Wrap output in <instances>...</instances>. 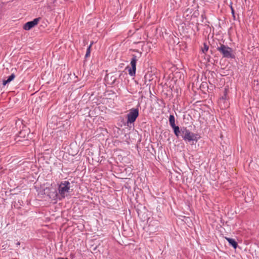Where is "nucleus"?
I'll return each instance as SVG.
<instances>
[{"label": "nucleus", "mask_w": 259, "mask_h": 259, "mask_svg": "<svg viewBox=\"0 0 259 259\" xmlns=\"http://www.w3.org/2000/svg\"><path fill=\"white\" fill-rule=\"evenodd\" d=\"M181 136L183 139L186 142L193 143L194 141L197 142L199 139L198 135L195 134L190 131L186 127L183 126L181 127Z\"/></svg>", "instance_id": "f257e3e1"}, {"label": "nucleus", "mask_w": 259, "mask_h": 259, "mask_svg": "<svg viewBox=\"0 0 259 259\" xmlns=\"http://www.w3.org/2000/svg\"><path fill=\"white\" fill-rule=\"evenodd\" d=\"M70 185V182L68 181H61L58 184L57 191L58 192V195L60 196V197L62 200L66 197V193L69 192Z\"/></svg>", "instance_id": "f03ea898"}, {"label": "nucleus", "mask_w": 259, "mask_h": 259, "mask_svg": "<svg viewBox=\"0 0 259 259\" xmlns=\"http://www.w3.org/2000/svg\"><path fill=\"white\" fill-rule=\"evenodd\" d=\"M217 50L222 55L223 58L234 59L235 57L233 53V49L227 45L220 44Z\"/></svg>", "instance_id": "7ed1b4c3"}, {"label": "nucleus", "mask_w": 259, "mask_h": 259, "mask_svg": "<svg viewBox=\"0 0 259 259\" xmlns=\"http://www.w3.org/2000/svg\"><path fill=\"white\" fill-rule=\"evenodd\" d=\"M139 109L138 108H133L129 110L128 113L127 114V125H129V124L134 123L139 116Z\"/></svg>", "instance_id": "20e7f679"}, {"label": "nucleus", "mask_w": 259, "mask_h": 259, "mask_svg": "<svg viewBox=\"0 0 259 259\" xmlns=\"http://www.w3.org/2000/svg\"><path fill=\"white\" fill-rule=\"evenodd\" d=\"M138 60L137 56L135 55H132V58L131 60V67H127L128 68V74L131 76H134L136 75V64Z\"/></svg>", "instance_id": "39448f33"}, {"label": "nucleus", "mask_w": 259, "mask_h": 259, "mask_svg": "<svg viewBox=\"0 0 259 259\" xmlns=\"http://www.w3.org/2000/svg\"><path fill=\"white\" fill-rule=\"evenodd\" d=\"M40 18H36L32 21L26 22L23 26V29L25 30H29L36 25L40 20Z\"/></svg>", "instance_id": "423d86ee"}, {"label": "nucleus", "mask_w": 259, "mask_h": 259, "mask_svg": "<svg viewBox=\"0 0 259 259\" xmlns=\"http://www.w3.org/2000/svg\"><path fill=\"white\" fill-rule=\"evenodd\" d=\"M48 196L50 198L53 200L57 201V200H61L60 196L58 195V192L57 190H54L53 192H50Z\"/></svg>", "instance_id": "0eeeda50"}, {"label": "nucleus", "mask_w": 259, "mask_h": 259, "mask_svg": "<svg viewBox=\"0 0 259 259\" xmlns=\"http://www.w3.org/2000/svg\"><path fill=\"white\" fill-rule=\"evenodd\" d=\"M226 239L229 242V244L231 245L235 249L237 248L238 246V243L234 239L227 237H226Z\"/></svg>", "instance_id": "6e6552de"}, {"label": "nucleus", "mask_w": 259, "mask_h": 259, "mask_svg": "<svg viewBox=\"0 0 259 259\" xmlns=\"http://www.w3.org/2000/svg\"><path fill=\"white\" fill-rule=\"evenodd\" d=\"M171 127L173 129L175 135L177 137H179L180 135L181 136V128L180 129L179 127L178 126H177L176 125L171 126Z\"/></svg>", "instance_id": "1a4fd4ad"}, {"label": "nucleus", "mask_w": 259, "mask_h": 259, "mask_svg": "<svg viewBox=\"0 0 259 259\" xmlns=\"http://www.w3.org/2000/svg\"><path fill=\"white\" fill-rule=\"evenodd\" d=\"M15 77V75L14 73L11 74L8 77L7 79L3 80V84L4 85H6L7 83L10 82L12 80H13Z\"/></svg>", "instance_id": "9d476101"}, {"label": "nucleus", "mask_w": 259, "mask_h": 259, "mask_svg": "<svg viewBox=\"0 0 259 259\" xmlns=\"http://www.w3.org/2000/svg\"><path fill=\"white\" fill-rule=\"evenodd\" d=\"M169 123L170 126H172L176 125L175 124V118L174 115L170 114L169 117Z\"/></svg>", "instance_id": "9b49d317"}, {"label": "nucleus", "mask_w": 259, "mask_h": 259, "mask_svg": "<svg viewBox=\"0 0 259 259\" xmlns=\"http://www.w3.org/2000/svg\"><path fill=\"white\" fill-rule=\"evenodd\" d=\"M203 46V48H202V52L203 53L205 54L208 51L209 47L206 43H204Z\"/></svg>", "instance_id": "f8f14e48"}, {"label": "nucleus", "mask_w": 259, "mask_h": 259, "mask_svg": "<svg viewBox=\"0 0 259 259\" xmlns=\"http://www.w3.org/2000/svg\"><path fill=\"white\" fill-rule=\"evenodd\" d=\"M90 54H91V46H89L87 49L86 54L85 55V57L87 58L89 56H90Z\"/></svg>", "instance_id": "ddd939ff"}, {"label": "nucleus", "mask_w": 259, "mask_h": 259, "mask_svg": "<svg viewBox=\"0 0 259 259\" xmlns=\"http://www.w3.org/2000/svg\"><path fill=\"white\" fill-rule=\"evenodd\" d=\"M110 80L111 81V82L110 83L111 85H113L116 83V77H115L114 76H111Z\"/></svg>", "instance_id": "4468645a"}, {"label": "nucleus", "mask_w": 259, "mask_h": 259, "mask_svg": "<svg viewBox=\"0 0 259 259\" xmlns=\"http://www.w3.org/2000/svg\"><path fill=\"white\" fill-rule=\"evenodd\" d=\"M221 100H226L227 99V91L225 90L224 93V95L221 98Z\"/></svg>", "instance_id": "2eb2a0df"}, {"label": "nucleus", "mask_w": 259, "mask_h": 259, "mask_svg": "<svg viewBox=\"0 0 259 259\" xmlns=\"http://www.w3.org/2000/svg\"><path fill=\"white\" fill-rule=\"evenodd\" d=\"M231 9L232 15L233 17V19L235 20L236 19L235 15V11L232 6H231Z\"/></svg>", "instance_id": "dca6fc26"}, {"label": "nucleus", "mask_w": 259, "mask_h": 259, "mask_svg": "<svg viewBox=\"0 0 259 259\" xmlns=\"http://www.w3.org/2000/svg\"><path fill=\"white\" fill-rule=\"evenodd\" d=\"M149 230L150 231H153L154 232H156V230H153L152 229V226H151L150 225L149 226ZM157 229V228H155V229Z\"/></svg>", "instance_id": "f3484780"}, {"label": "nucleus", "mask_w": 259, "mask_h": 259, "mask_svg": "<svg viewBox=\"0 0 259 259\" xmlns=\"http://www.w3.org/2000/svg\"><path fill=\"white\" fill-rule=\"evenodd\" d=\"M147 78V74H146L144 76L145 82L146 81Z\"/></svg>", "instance_id": "a211bd4d"}, {"label": "nucleus", "mask_w": 259, "mask_h": 259, "mask_svg": "<svg viewBox=\"0 0 259 259\" xmlns=\"http://www.w3.org/2000/svg\"><path fill=\"white\" fill-rule=\"evenodd\" d=\"M57 259H68V258H63V257H58Z\"/></svg>", "instance_id": "6ab92c4d"}, {"label": "nucleus", "mask_w": 259, "mask_h": 259, "mask_svg": "<svg viewBox=\"0 0 259 259\" xmlns=\"http://www.w3.org/2000/svg\"><path fill=\"white\" fill-rule=\"evenodd\" d=\"M93 44H94V42H93V41H92V42H91V44L89 45V46H91V48L92 47V46L93 45Z\"/></svg>", "instance_id": "aec40b11"}, {"label": "nucleus", "mask_w": 259, "mask_h": 259, "mask_svg": "<svg viewBox=\"0 0 259 259\" xmlns=\"http://www.w3.org/2000/svg\"><path fill=\"white\" fill-rule=\"evenodd\" d=\"M16 244L17 245H19L20 244V243L19 242H18Z\"/></svg>", "instance_id": "412c9836"}, {"label": "nucleus", "mask_w": 259, "mask_h": 259, "mask_svg": "<svg viewBox=\"0 0 259 259\" xmlns=\"http://www.w3.org/2000/svg\"><path fill=\"white\" fill-rule=\"evenodd\" d=\"M201 17H202V18H204L203 15H201Z\"/></svg>", "instance_id": "4be33fe9"}, {"label": "nucleus", "mask_w": 259, "mask_h": 259, "mask_svg": "<svg viewBox=\"0 0 259 259\" xmlns=\"http://www.w3.org/2000/svg\"><path fill=\"white\" fill-rule=\"evenodd\" d=\"M201 17H202V18H204L203 15H201Z\"/></svg>", "instance_id": "5701e85b"}]
</instances>
